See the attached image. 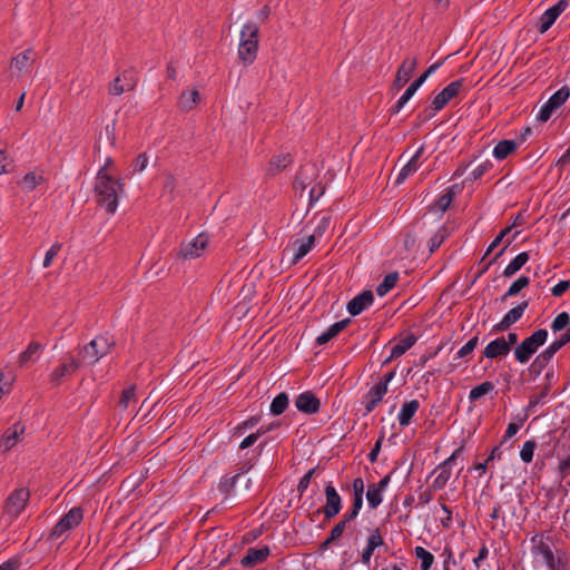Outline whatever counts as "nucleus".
Instances as JSON below:
<instances>
[{
    "label": "nucleus",
    "mask_w": 570,
    "mask_h": 570,
    "mask_svg": "<svg viewBox=\"0 0 570 570\" xmlns=\"http://www.w3.org/2000/svg\"><path fill=\"white\" fill-rule=\"evenodd\" d=\"M124 185L115 179L101 167L96 176L95 196L97 204L105 208L108 214H114L118 207L119 191H122Z\"/></svg>",
    "instance_id": "obj_1"
},
{
    "label": "nucleus",
    "mask_w": 570,
    "mask_h": 570,
    "mask_svg": "<svg viewBox=\"0 0 570 570\" xmlns=\"http://www.w3.org/2000/svg\"><path fill=\"white\" fill-rule=\"evenodd\" d=\"M550 537L535 533L531 538V552L534 557H541V562L548 570H569V553L564 550L558 549L556 552L552 550Z\"/></svg>",
    "instance_id": "obj_2"
},
{
    "label": "nucleus",
    "mask_w": 570,
    "mask_h": 570,
    "mask_svg": "<svg viewBox=\"0 0 570 570\" xmlns=\"http://www.w3.org/2000/svg\"><path fill=\"white\" fill-rule=\"evenodd\" d=\"M259 28L255 22H247L240 31V41L238 46V59L245 65H252L258 51Z\"/></svg>",
    "instance_id": "obj_3"
},
{
    "label": "nucleus",
    "mask_w": 570,
    "mask_h": 570,
    "mask_svg": "<svg viewBox=\"0 0 570 570\" xmlns=\"http://www.w3.org/2000/svg\"><path fill=\"white\" fill-rule=\"evenodd\" d=\"M547 338L548 331L546 328L534 331L529 337L524 338L514 347L515 360L521 364L528 363L539 347L547 342Z\"/></svg>",
    "instance_id": "obj_4"
},
{
    "label": "nucleus",
    "mask_w": 570,
    "mask_h": 570,
    "mask_svg": "<svg viewBox=\"0 0 570 570\" xmlns=\"http://www.w3.org/2000/svg\"><path fill=\"white\" fill-rule=\"evenodd\" d=\"M570 343V327L563 333L558 340L551 343L547 348H544L539 355L535 356L533 362L529 367L530 374L534 376H539L553 356L560 351L566 344Z\"/></svg>",
    "instance_id": "obj_5"
},
{
    "label": "nucleus",
    "mask_w": 570,
    "mask_h": 570,
    "mask_svg": "<svg viewBox=\"0 0 570 570\" xmlns=\"http://www.w3.org/2000/svg\"><path fill=\"white\" fill-rule=\"evenodd\" d=\"M114 345L115 342L109 341L106 336H96L79 351L80 360L89 364H95L107 355Z\"/></svg>",
    "instance_id": "obj_6"
},
{
    "label": "nucleus",
    "mask_w": 570,
    "mask_h": 570,
    "mask_svg": "<svg viewBox=\"0 0 570 570\" xmlns=\"http://www.w3.org/2000/svg\"><path fill=\"white\" fill-rule=\"evenodd\" d=\"M30 500L28 488L21 487L13 490L3 503V517L10 520L17 519L26 509Z\"/></svg>",
    "instance_id": "obj_7"
},
{
    "label": "nucleus",
    "mask_w": 570,
    "mask_h": 570,
    "mask_svg": "<svg viewBox=\"0 0 570 570\" xmlns=\"http://www.w3.org/2000/svg\"><path fill=\"white\" fill-rule=\"evenodd\" d=\"M83 519V511L80 507L71 508L51 529L48 539L57 540L68 531L75 529Z\"/></svg>",
    "instance_id": "obj_8"
},
{
    "label": "nucleus",
    "mask_w": 570,
    "mask_h": 570,
    "mask_svg": "<svg viewBox=\"0 0 570 570\" xmlns=\"http://www.w3.org/2000/svg\"><path fill=\"white\" fill-rule=\"evenodd\" d=\"M80 367V361L73 355L67 354L62 362L49 374V382L53 387L69 380Z\"/></svg>",
    "instance_id": "obj_9"
},
{
    "label": "nucleus",
    "mask_w": 570,
    "mask_h": 570,
    "mask_svg": "<svg viewBox=\"0 0 570 570\" xmlns=\"http://www.w3.org/2000/svg\"><path fill=\"white\" fill-rule=\"evenodd\" d=\"M252 469V465L244 464L242 468H239L238 472L234 475L225 474L220 478L217 490L223 495L224 501L237 497L239 494L237 484L243 479V475H245L249 470Z\"/></svg>",
    "instance_id": "obj_10"
},
{
    "label": "nucleus",
    "mask_w": 570,
    "mask_h": 570,
    "mask_svg": "<svg viewBox=\"0 0 570 570\" xmlns=\"http://www.w3.org/2000/svg\"><path fill=\"white\" fill-rule=\"evenodd\" d=\"M208 242H209L208 235H206L205 233H202L189 242H183L179 246L177 256L183 259L197 258L206 249Z\"/></svg>",
    "instance_id": "obj_11"
},
{
    "label": "nucleus",
    "mask_w": 570,
    "mask_h": 570,
    "mask_svg": "<svg viewBox=\"0 0 570 570\" xmlns=\"http://www.w3.org/2000/svg\"><path fill=\"white\" fill-rule=\"evenodd\" d=\"M464 79H458L444 87L431 101L430 108L433 111L442 110L463 88Z\"/></svg>",
    "instance_id": "obj_12"
},
{
    "label": "nucleus",
    "mask_w": 570,
    "mask_h": 570,
    "mask_svg": "<svg viewBox=\"0 0 570 570\" xmlns=\"http://www.w3.org/2000/svg\"><path fill=\"white\" fill-rule=\"evenodd\" d=\"M324 492L326 502L322 509L316 511V513H324L325 520H331L340 513L342 509V498L333 487L332 482L325 487Z\"/></svg>",
    "instance_id": "obj_13"
},
{
    "label": "nucleus",
    "mask_w": 570,
    "mask_h": 570,
    "mask_svg": "<svg viewBox=\"0 0 570 570\" xmlns=\"http://www.w3.org/2000/svg\"><path fill=\"white\" fill-rule=\"evenodd\" d=\"M568 6V0H559L556 4L548 8L539 18L535 24L537 30L540 33L547 32Z\"/></svg>",
    "instance_id": "obj_14"
},
{
    "label": "nucleus",
    "mask_w": 570,
    "mask_h": 570,
    "mask_svg": "<svg viewBox=\"0 0 570 570\" xmlns=\"http://www.w3.org/2000/svg\"><path fill=\"white\" fill-rule=\"evenodd\" d=\"M416 66L417 59L415 57L404 59L401 66L399 67L395 78L392 82V90H401L412 78L414 70L416 69Z\"/></svg>",
    "instance_id": "obj_15"
},
{
    "label": "nucleus",
    "mask_w": 570,
    "mask_h": 570,
    "mask_svg": "<svg viewBox=\"0 0 570 570\" xmlns=\"http://www.w3.org/2000/svg\"><path fill=\"white\" fill-rule=\"evenodd\" d=\"M137 85V77L132 69L124 70L109 86L111 95L120 96L125 91L132 90Z\"/></svg>",
    "instance_id": "obj_16"
},
{
    "label": "nucleus",
    "mask_w": 570,
    "mask_h": 570,
    "mask_svg": "<svg viewBox=\"0 0 570 570\" xmlns=\"http://www.w3.org/2000/svg\"><path fill=\"white\" fill-rule=\"evenodd\" d=\"M295 406L302 413L315 414L321 409V401L312 391H305L296 396Z\"/></svg>",
    "instance_id": "obj_17"
},
{
    "label": "nucleus",
    "mask_w": 570,
    "mask_h": 570,
    "mask_svg": "<svg viewBox=\"0 0 570 570\" xmlns=\"http://www.w3.org/2000/svg\"><path fill=\"white\" fill-rule=\"evenodd\" d=\"M374 302V295L372 291L366 289L357 294L347 303V312L352 316L360 315L363 311L368 308Z\"/></svg>",
    "instance_id": "obj_18"
},
{
    "label": "nucleus",
    "mask_w": 570,
    "mask_h": 570,
    "mask_svg": "<svg viewBox=\"0 0 570 570\" xmlns=\"http://www.w3.org/2000/svg\"><path fill=\"white\" fill-rule=\"evenodd\" d=\"M462 191L460 184H453L431 205L430 209L443 215L451 206L454 197Z\"/></svg>",
    "instance_id": "obj_19"
},
{
    "label": "nucleus",
    "mask_w": 570,
    "mask_h": 570,
    "mask_svg": "<svg viewBox=\"0 0 570 570\" xmlns=\"http://www.w3.org/2000/svg\"><path fill=\"white\" fill-rule=\"evenodd\" d=\"M271 554L268 546L261 548H249L246 554L242 558L240 564L245 568H253L257 564L263 563Z\"/></svg>",
    "instance_id": "obj_20"
},
{
    "label": "nucleus",
    "mask_w": 570,
    "mask_h": 570,
    "mask_svg": "<svg viewBox=\"0 0 570 570\" xmlns=\"http://www.w3.org/2000/svg\"><path fill=\"white\" fill-rule=\"evenodd\" d=\"M528 306H529V302L523 301L520 304H518L515 307L511 308L503 316L501 322L494 326V330L500 331V332L508 330L511 325H513L515 322H518L522 317V315L525 312V309L528 308Z\"/></svg>",
    "instance_id": "obj_21"
},
{
    "label": "nucleus",
    "mask_w": 570,
    "mask_h": 570,
    "mask_svg": "<svg viewBox=\"0 0 570 570\" xmlns=\"http://www.w3.org/2000/svg\"><path fill=\"white\" fill-rule=\"evenodd\" d=\"M387 392L381 385H373L368 392L363 396L362 404L364 405V415L370 414L383 400Z\"/></svg>",
    "instance_id": "obj_22"
},
{
    "label": "nucleus",
    "mask_w": 570,
    "mask_h": 570,
    "mask_svg": "<svg viewBox=\"0 0 570 570\" xmlns=\"http://www.w3.org/2000/svg\"><path fill=\"white\" fill-rule=\"evenodd\" d=\"M511 348L505 343V337H497L491 341L482 352L483 357L487 358H497L507 356L510 353Z\"/></svg>",
    "instance_id": "obj_23"
},
{
    "label": "nucleus",
    "mask_w": 570,
    "mask_h": 570,
    "mask_svg": "<svg viewBox=\"0 0 570 570\" xmlns=\"http://www.w3.org/2000/svg\"><path fill=\"white\" fill-rule=\"evenodd\" d=\"M23 432L24 426L20 423H14L11 428L7 429L0 441L2 452L10 451L17 444L19 435Z\"/></svg>",
    "instance_id": "obj_24"
},
{
    "label": "nucleus",
    "mask_w": 570,
    "mask_h": 570,
    "mask_svg": "<svg viewBox=\"0 0 570 570\" xmlns=\"http://www.w3.org/2000/svg\"><path fill=\"white\" fill-rule=\"evenodd\" d=\"M384 544L380 528H375L367 538L366 547L362 551V562L368 564L374 550Z\"/></svg>",
    "instance_id": "obj_25"
},
{
    "label": "nucleus",
    "mask_w": 570,
    "mask_h": 570,
    "mask_svg": "<svg viewBox=\"0 0 570 570\" xmlns=\"http://www.w3.org/2000/svg\"><path fill=\"white\" fill-rule=\"evenodd\" d=\"M351 323L350 318H344L342 321H338L334 324H332L325 332H323L321 335H318L315 340L316 345H325L331 340L336 337L345 327L348 326Z\"/></svg>",
    "instance_id": "obj_26"
},
{
    "label": "nucleus",
    "mask_w": 570,
    "mask_h": 570,
    "mask_svg": "<svg viewBox=\"0 0 570 570\" xmlns=\"http://www.w3.org/2000/svg\"><path fill=\"white\" fill-rule=\"evenodd\" d=\"M420 407V402L417 400H411L407 402H404L402 404V407L400 410V413L397 415V421L401 426H407L410 425L413 416L417 412Z\"/></svg>",
    "instance_id": "obj_27"
},
{
    "label": "nucleus",
    "mask_w": 570,
    "mask_h": 570,
    "mask_svg": "<svg viewBox=\"0 0 570 570\" xmlns=\"http://www.w3.org/2000/svg\"><path fill=\"white\" fill-rule=\"evenodd\" d=\"M200 100L198 90H184L178 99V108L181 111H190Z\"/></svg>",
    "instance_id": "obj_28"
},
{
    "label": "nucleus",
    "mask_w": 570,
    "mask_h": 570,
    "mask_svg": "<svg viewBox=\"0 0 570 570\" xmlns=\"http://www.w3.org/2000/svg\"><path fill=\"white\" fill-rule=\"evenodd\" d=\"M519 145H520V142H518L513 139L501 140L494 146L493 156L498 160H503L507 157H509L510 155H512L517 150Z\"/></svg>",
    "instance_id": "obj_29"
},
{
    "label": "nucleus",
    "mask_w": 570,
    "mask_h": 570,
    "mask_svg": "<svg viewBox=\"0 0 570 570\" xmlns=\"http://www.w3.org/2000/svg\"><path fill=\"white\" fill-rule=\"evenodd\" d=\"M443 63V61H438L433 65H431L420 77H417L406 89H405V94L406 96H409L410 98L413 97V95L417 91V89L425 82V80L433 73L435 72L440 67L441 65Z\"/></svg>",
    "instance_id": "obj_30"
},
{
    "label": "nucleus",
    "mask_w": 570,
    "mask_h": 570,
    "mask_svg": "<svg viewBox=\"0 0 570 570\" xmlns=\"http://www.w3.org/2000/svg\"><path fill=\"white\" fill-rule=\"evenodd\" d=\"M417 341V337L414 334H409L405 337L401 338L396 344H394L391 348V358H397L405 354Z\"/></svg>",
    "instance_id": "obj_31"
},
{
    "label": "nucleus",
    "mask_w": 570,
    "mask_h": 570,
    "mask_svg": "<svg viewBox=\"0 0 570 570\" xmlns=\"http://www.w3.org/2000/svg\"><path fill=\"white\" fill-rule=\"evenodd\" d=\"M35 57L36 53L33 52V50L27 49L12 58L11 67L17 69L18 71H22L23 69L31 66V63L35 61Z\"/></svg>",
    "instance_id": "obj_32"
},
{
    "label": "nucleus",
    "mask_w": 570,
    "mask_h": 570,
    "mask_svg": "<svg viewBox=\"0 0 570 570\" xmlns=\"http://www.w3.org/2000/svg\"><path fill=\"white\" fill-rule=\"evenodd\" d=\"M529 254L527 252H522L518 254L504 268L502 275L504 277H511L517 274L529 261Z\"/></svg>",
    "instance_id": "obj_33"
},
{
    "label": "nucleus",
    "mask_w": 570,
    "mask_h": 570,
    "mask_svg": "<svg viewBox=\"0 0 570 570\" xmlns=\"http://www.w3.org/2000/svg\"><path fill=\"white\" fill-rule=\"evenodd\" d=\"M43 348L45 346L41 343L31 341L27 348L19 354L20 366H23L28 362L32 361L35 356H38L43 351Z\"/></svg>",
    "instance_id": "obj_34"
},
{
    "label": "nucleus",
    "mask_w": 570,
    "mask_h": 570,
    "mask_svg": "<svg viewBox=\"0 0 570 570\" xmlns=\"http://www.w3.org/2000/svg\"><path fill=\"white\" fill-rule=\"evenodd\" d=\"M293 161L291 154H281L277 156H274L269 164L267 173L269 175H275L279 173L281 170L285 169L288 165H291Z\"/></svg>",
    "instance_id": "obj_35"
},
{
    "label": "nucleus",
    "mask_w": 570,
    "mask_h": 570,
    "mask_svg": "<svg viewBox=\"0 0 570 570\" xmlns=\"http://www.w3.org/2000/svg\"><path fill=\"white\" fill-rule=\"evenodd\" d=\"M449 236L450 229L445 225L440 226L435 234L428 242L430 254H433L435 250H438L441 245L449 238Z\"/></svg>",
    "instance_id": "obj_36"
},
{
    "label": "nucleus",
    "mask_w": 570,
    "mask_h": 570,
    "mask_svg": "<svg viewBox=\"0 0 570 570\" xmlns=\"http://www.w3.org/2000/svg\"><path fill=\"white\" fill-rule=\"evenodd\" d=\"M299 243L293 255V264H297L304 256H306L314 246L315 236L309 235L306 240H295L294 244Z\"/></svg>",
    "instance_id": "obj_37"
},
{
    "label": "nucleus",
    "mask_w": 570,
    "mask_h": 570,
    "mask_svg": "<svg viewBox=\"0 0 570 570\" xmlns=\"http://www.w3.org/2000/svg\"><path fill=\"white\" fill-rule=\"evenodd\" d=\"M438 470L440 471V473L436 475V478L433 480L431 484V489H433L434 491L442 490L451 478V466L446 465V468H443L442 463H440L432 473H434Z\"/></svg>",
    "instance_id": "obj_38"
},
{
    "label": "nucleus",
    "mask_w": 570,
    "mask_h": 570,
    "mask_svg": "<svg viewBox=\"0 0 570 570\" xmlns=\"http://www.w3.org/2000/svg\"><path fill=\"white\" fill-rule=\"evenodd\" d=\"M399 281V273L392 272L384 276L383 281L377 285L376 287V294L379 296L386 295L397 283Z\"/></svg>",
    "instance_id": "obj_39"
},
{
    "label": "nucleus",
    "mask_w": 570,
    "mask_h": 570,
    "mask_svg": "<svg viewBox=\"0 0 570 570\" xmlns=\"http://www.w3.org/2000/svg\"><path fill=\"white\" fill-rule=\"evenodd\" d=\"M289 399L288 395L285 392H282L277 394L269 406V411L273 415H281L283 414L286 409L288 407Z\"/></svg>",
    "instance_id": "obj_40"
},
{
    "label": "nucleus",
    "mask_w": 570,
    "mask_h": 570,
    "mask_svg": "<svg viewBox=\"0 0 570 570\" xmlns=\"http://www.w3.org/2000/svg\"><path fill=\"white\" fill-rule=\"evenodd\" d=\"M419 168L417 155H413L409 161L402 167L399 175L396 176L395 184H402L412 173Z\"/></svg>",
    "instance_id": "obj_41"
},
{
    "label": "nucleus",
    "mask_w": 570,
    "mask_h": 570,
    "mask_svg": "<svg viewBox=\"0 0 570 570\" xmlns=\"http://www.w3.org/2000/svg\"><path fill=\"white\" fill-rule=\"evenodd\" d=\"M529 284L530 278L528 276H520L510 285L505 294L501 297V302H505L509 297L518 295Z\"/></svg>",
    "instance_id": "obj_42"
},
{
    "label": "nucleus",
    "mask_w": 570,
    "mask_h": 570,
    "mask_svg": "<svg viewBox=\"0 0 570 570\" xmlns=\"http://www.w3.org/2000/svg\"><path fill=\"white\" fill-rule=\"evenodd\" d=\"M494 390V384L490 381H484L474 386L469 393L470 402H475Z\"/></svg>",
    "instance_id": "obj_43"
},
{
    "label": "nucleus",
    "mask_w": 570,
    "mask_h": 570,
    "mask_svg": "<svg viewBox=\"0 0 570 570\" xmlns=\"http://www.w3.org/2000/svg\"><path fill=\"white\" fill-rule=\"evenodd\" d=\"M414 556L421 562L420 563L421 570H430L431 569L433 561H434V556L430 551H428L423 547H415Z\"/></svg>",
    "instance_id": "obj_44"
},
{
    "label": "nucleus",
    "mask_w": 570,
    "mask_h": 570,
    "mask_svg": "<svg viewBox=\"0 0 570 570\" xmlns=\"http://www.w3.org/2000/svg\"><path fill=\"white\" fill-rule=\"evenodd\" d=\"M366 500L371 509H376L383 502V491H381L372 483L368 484L366 491Z\"/></svg>",
    "instance_id": "obj_45"
},
{
    "label": "nucleus",
    "mask_w": 570,
    "mask_h": 570,
    "mask_svg": "<svg viewBox=\"0 0 570 570\" xmlns=\"http://www.w3.org/2000/svg\"><path fill=\"white\" fill-rule=\"evenodd\" d=\"M535 449H537L535 440L532 439V440L525 441L520 451V459L524 463L532 462Z\"/></svg>",
    "instance_id": "obj_46"
},
{
    "label": "nucleus",
    "mask_w": 570,
    "mask_h": 570,
    "mask_svg": "<svg viewBox=\"0 0 570 570\" xmlns=\"http://www.w3.org/2000/svg\"><path fill=\"white\" fill-rule=\"evenodd\" d=\"M570 97V88L568 86H562L559 90H557L548 100L557 108H560Z\"/></svg>",
    "instance_id": "obj_47"
},
{
    "label": "nucleus",
    "mask_w": 570,
    "mask_h": 570,
    "mask_svg": "<svg viewBox=\"0 0 570 570\" xmlns=\"http://www.w3.org/2000/svg\"><path fill=\"white\" fill-rule=\"evenodd\" d=\"M43 181V177L35 173H28L23 176L22 187L27 191H32L37 186Z\"/></svg>",
    "instance_id": "obj_48"
},
{
    "label": "nucleus",
    "mask_w": 570,
    "mask_h": 570,
    "mask_svg": "<svg viewBox=\"0 0 570 570\" xmlns=\"http://www.w3.org/2000/svg\"><path fill=\"white\" fill-rule=\"evenodd\" d=\"M570 324V315L567 312L558 314L551 323V330L557 333L564 330Z\"/></svg>",
    "instance_id": "obj_49"
},
{
    "label": "nucleus",
    "mask_w": 570,
    "mask_h": 570,
    "mask_svg": "<svg viewBox=\"0 0 570 570\" xmlns=\"http://www.w3.org/2000/svg\"><path fill=\"white\" fill-rule=\"evenodd\" d=\"M557 106H553L550 100H547L540 108L538 115H537V120L540 121V122H547L551 116L553 115V112L557 110Z\"/></svg>",
    "instance_id": "obj_50"
},
{
    "label": "nucleus",
    "mask_w": 570,
    "mask_h": 570,
    "mask_svg": "<svg viewBox=\"0 0 570 570\" xmlns=\"http://www.w3.org/2000/svg\"><path fill=\"white\" fill-rule=\"evenodd\" d=\"M557 106H553L550 100H547L540 108L538 115H537V120L540 121V122H547L551 116L553 115V112L557 110Z\"/></svg>",
    "instance_id": "obj_51"
},
{
    "label": "nucleus",
    "mask_w": 570,
    "mask_h": 570,
    "mask_svg": "<svg viewBox=\"0 0 570 570\" xmlns=\"http://www.w3.org/2000/svg\"><path fill=\"white\" fill-rule=\"evenodd\" d=\"M493 167L492 163L490 160H485L484 163L476 166L468 177L469 180L474 181L480 179L484 174H487L489 170H491Z\"/></svg>",
    "instance_id": "obj_52"
},
{
    "label": "nucleus",
    "mask_w": 570,
    "mask_h": 570,
    "mask_svg": "<svg viewBox=\"0 0 570 570\" xmlns=\"http://www.w3.org/2000/svg\"><path fill=\"white\" fill-rule=\"evenodd\" d=\"M479 344V336L471 337L456 353L459 358H464L470 355Z\"/></svg>",
    "instance_id": "obj_53"
},
{
    "label": "nucleus",
    "mask_w": 570,
    "mask_h": 570,
    "mask_svg": "<svg viewBox=\"0 0 570 570\" xmlns=\"http://www.w3.org/2000/svg\"><path fill=\"white\" fill-rule=\"evenodd\" d=\"M259 420H261L259 416H250V417H248L247 420H245L244 422L239 423L235 428L234 435H236V434L237 435L244 434L245 431L256 426L258 424Z\"/></svg>",
    "instance_id": "obj_54"
},
{
    "label": "nucleus",
    "mask_w": 570,
    "mask_h": 570,
    "mask_svg": "<svg viewBox=\"0 0 570 570\" xmlns=\"http://www.w3.org/2000/svg\"><path fill=\"white\" fill-rule=\"evenodd\" d=\"M308 179H309V177L306 175V169L304 167H302L297 171V174L294 178V181H293L294 188L303 191L309 184Z\"/></svg>",
    "instance_id": "obj_55"
},
{
    "label": "nucleus",
    "mask_w": 570,
    "mask_h": 570,
    "mask_svg": "<svg viewBox=\"0 0 570 570\" xmlns=\"http://www.w3.org/2000/svg\"><path fill=\"white\" fill-rule=\"evenodd\" d=\"M512 230V226H508L505 227L504 229H502L499 235L490 243V245L488 246L485 253H484V257H487L488 255H490L494 248H497L504 239V237Z\"/></svg>",
    "instance_id": "obj_56"
},
{
    "label": "nucleus",
    "mask_w": 570,
    "mask_h": 570,
    "mask_svg": "<svg viewBox=\"0 0 570 570\" xmlns=\"http://www.w3.org/2000/svg\"><path fill=\"white\" fill-rule=\"evenodd\" d=\"M61 247H62V244L60 243H55L46 253L45 255V259H43V263H42V266L43 268H48L51 263H52V259L58 255V253L61 250Z\"/></svg>",
    "instance_id": "obj_57"
},
{
    "label": "nucleus",
    "mask_w": 570,
    "mask_h": 570,
    "mask_svg": "<svg viewBox=\"0 0 570 570\" xmlns=\"http://www.w3.org/2000/svg\"><path fill=\"white\" fill-rule=\"evenodd\" d=\"M384 438H385L384 431H381L379 439L376 440V442L374 443V446L372 448V450L370 451V453L367 455V459L371 463L376 462L377 456L381 451V448H382V444H383V441H384Z\"/></svg>",
    "instance_id": "obj_58"
},
{
    "label": "nucleus",
    "mask_w": 570,
    "mask_h": 570,
    "mask_svg": "<svg viewBox=\"0 0 570 570\" xmlns=\"http://www.w3.org/2000/svg\"><path fill=\"white\" fill-rule=\"evenodd\" d=\"M317 470V466L311 469L306 474L303 475V478L299 480L298 484H297V491L299 492V494H303L307 488L309 487V483H311V480L314 475V473L316 472Z\"/></svg>",
    "instance_id": "obj_59"
},
{
    "label": "nucleus",
    "mask_w": 570,
    "mask_h": 570,
    "mask_svg": "<svg viewBox=\"0 0 570 570\" xmlns=\"http://www.w3.org/2000/svg\"><path fill=\"white\" fill-rule=\"evenodd\" d=\"M416 242H417V238H416V235L414 232L406 230L404 233L403 245H404L405 250L413 252L415 249Z\"/></svg>",
    "instance_id": "obj_60"
},
{
    "label": "nucleus",
    "mask_w": 570,
    "mask_h": 570,
    "mask_svg": "<svg viewBox=\"0 0 570 570\" xmlns=\"http://www.w3.org/2000/svg\"><path fill=\"white\" fill-rule=\"evenodd\" d=\"M325 186L317 184L309 190V206H313L324 194Z\"/></svg>",
    "instance_id": "obj_61"
},
{
    "label": "nucleus",
    "mask_w": 570,
    "mask_h": 570,
    "mask_svg": "<svg viewBox=\"0 0 570 570\" xmlns=\"http://www.w3.org/2000/svg\"><path fill=\"white\" fill-rule=\"evenodd\" d=\"M570 288V279L560 281L551 288V295L554 297L562 296Z\"/></svg>",
    "instance_id": "obj_62"
},
{
    "label": "nucleus",
    "mask_w": 570,
    "mask_h": 570,
    "mask_svg": "<svg viewBox=\"0 0 570 570\" xmlns=\"http://www.w3.org/2000/svg\"><path fill=\"white\" fill-rule=\"evenodd\" d=\"M148 164V157L145 153L139 154L136 159L132 161V170L134 173L142 171Z\"/></svg>",
    "instance_id": "obj_63"
},
{
    "label": "nucleus",
    "mask_w": 570,
    "mask_h": 570,
    "mask_svg": "<svg viewBox=\"0 0 570 570\" xmlns=\"http://www.w3.org/2000/svg\"><path fill=\"white\" fill-rule=\"evenodd\" d=\"M558 473L560 480H564L568 475H570V454L560 461L558 466Z\"/></svg>",
    "instance_id": "obj_64"
}]
</instances>
